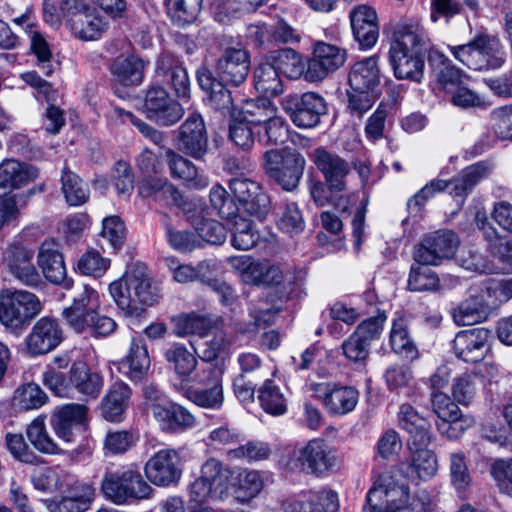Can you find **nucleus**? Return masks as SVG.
Here are the masks:
<instances>
[{
    "mask_svg": "<svg viewBox=\"0 0 512 512\" xmlns=\"http://www.w3.org/2000/svg\"><path fill=\"white\" fill-rule=\"evenodd\" d=\"M427 30L417 18H402L392 29L389 62L399 80L420 83L424 76L425 58L433 53Z\"/></svg>",
    "mask_w": 512,
    "mask_h": 512,
    "instance_id": "nucleus-1",
    "label": "nucleus"
},
{
    "mask_svg": "<svg viewBox=\"0 0 512 512\" xmlns=\"http://www.w3.org/2000/svg\"><path fill=\"white\" fill-rule=\"evenodd\" d=\"M39 297L23 289H6L0 292V324L5 330L20 335L41 313Z\"/></svg>",
    "mask_w": 512,
    "mask_h": 512,
    "instance_id": "nucleus-2",
    "label": "nucleus"
},
{
    "mask_svg": "<svg viewBox=\"0 0 512 512\" xmlns=\"http://www.w3.org/2000/svg\"><path fill=\"white\" fill-rule=\"evenodd\" d=\"M449 50L456 60L475 71L498 69L506 60V52L500 40L482 32L466 44L449 46Z\"/></svg>",
    "mask_w": 512,
    "mask_h": 512,
    "instance_id": "nucleus-3",
    "label": "nucleus"
},
{
    "mask_svg": "<svg viewBox=\"0 0 512 512\" xmlns=\"http://www.w3.org/2000/svg\"><path fill=\"white\" fill-rule=\"evenodd\" d=\"M101 492L107 500L119 505L147 499L153 489L139 471L122 468L105 472L101 481Z\"/></svg>",
    "mask_w": 512,
    "mask_h": 512,
    "instance_id": "nucleus-4",
    "label": "nucleus"
},
{
    "mask_svg": "<svg viewBox=\"0 0 512 512\" xmlns=\"http://www.w3.org/2000/svg\"><path fill=\"white\" fill-rule=\"evenodd\" d=\"M386 320V312L378 309L376 315L359 323L341 344L344 357L357 367L366 368L372 343L381 337Z\"/></svg>",
    "mask_w": 512,
    "mask_h": 512,
    "instance_id": "nucleus-5",
    "label": "nucleus"
},
{
    "mask_svg": "<svg viewBox=\"0 0 512 512\" xmlns=\"http://www.w3.org/2000/svg\"><path fill=\"white\" fill-rule=\"evenodd\" d=\"M295 471L315 477H323L338 468L336 450L325 440L315 438L294 450L288 462Z\"/></svg>",
    "mask_w": 512,
    "mask_h": 512,
    "instance_id": "nucleus-6",
    "label": "nucleus"
},
{
    "mask_svg": "<svg viewBox=\"0 0 512 512\" xmlns=\"http://www.w3.org/2000/svg\"><path fill=\"white\" fill-rule=\"evenodd\" d=\"M263 169L283 190H295L304 174L306 160L296 151L281 153L278 149L267 150L263 156Z\"/></svg>",
    "mask_w": 512,
    "mask_h": 512,
    "instance_id": "nucleus-7",
    "label": "nucleus"
},
{
    "mask_svg": "<svg viewBox=\"0 0 512 512\" xmlns=\"http://www.w3.org/2000/svg\"><path fill=\"white\" fill-rule=\"evenodd\" d=\"M141 111L148 120L162 127L173 126L184 115L180 102L159 83L150 84L144 91Z\"/></svg>",
    "mask_w": 512,
    "mask_h": 512,
    "instance_id": "nucleus-8",
    "label": "nucleus"
},
{
    "mask_svg": "<svg viewBox=\"0 0 512 512\" xmlns=\"http://www.w3.org/2000/svg\"><path fill=\"white\" fill-rule=\"evenodd\" d=\"M407 500L409 487L381 474L369 489L362 512H402Z\"/></svg>",
    "mask_w": 512,
    "mask_h": 512,
    "instance_id": "nucleus-9",
    "label": "nucleus"
},
{
    "mask_svg": "<svg viewBox=\"0 0 512 512\" xmlns=\"http://www.w3.org/2000/svg\"><path fill=\"white\" fill-rule=\"evenodd\" d=\"M280 105L292 123L304 129L316 127L328 110L325 99L315 92L288 94L281 99Z\"/></svg>",
    "mask_w": 512,
    "mask_h": 512,
    "instance_id": "nucleus-10",
    "label": "nucleus"
},
{
    "mask_svg": "<svg viewBox=\"0 0 512 512\" xmlns=\"http://www.w3.org/2000/svg\"><path fill=\"white\" fill-rule=\"evenodd\" d=\"M223 370L213 364H205L195 375V381L201 387H189L183 395L195 405L207 409H220L224 402Z\"/></svg>",
    "mask_w": 512,
    "mask_h": 512,
    "instance_id": "nucleus-11",
    "label": "nucleus"
},
{
    "mask_svg": "<svg viewBox=\"0 0 512 512\" xmlns=\"http://www.w3.org/2000/svg\"><path fill=\"white\" fill-rule=\"evenodd\" d=\"M60 9L68 17L67 25L78 39L92 41L101 37L107 23L80 0H63Z\"/></svg>",
    "mask_w": 512,
    "mask_h": 512,
    "instance_id": "nucleus-12",
    "label": "nucleus"
},
{
    "mask_svg": "<svg viewBox=\"0 0 512 512\" xmlns=\"http://www.w3.org/2000/svg\"><path fill=\"white\" fill-rule=\"evenodd\" d=\"M176 147L183 155L203 161L209 150L208 132L202 115L190 113L178 127Z\"/></svg>",
    "mask_w": 512,
    "mask_h": 512,
    "instance_id": "nucleus-13",
    "label": "nucleus"
},
{
    "mask_svg": "<svg viewBox=\"0 0 512 512\" xmlns=\"http://www.w3.org/2000/svg\"><path fill=\"white\" fill-rule=\"evenodd\" d=\"M459 246L457 235L450 230L425 236L414 248V261L423 265H439L455 255Z\"/></svg>",
    "mask_w": 512,
    "mask_h": 512,
    "instance_id": "nucleus-14",
    "label": "nucleus"
},
{
    "mask_svg": "<svg viewBox=\"0 0 512 512\" xmlns=\"http://www.w3.org/2000/svg\"><path fill=\"white\" fill-rule=\"evenodd\" d=\"M183 460L180 452L164 448L152 455L145 464L147 479L156 486L176 485L182 476Z\"/></svg>",
    "mask_w": 512,
    "mask_h": 512,
    "instance_id": "nucleus-15",
    "label": "nucleus"
},
{
    "mask_svg": "<svg viewBox=\"0 0 512 512\" xmlns=\"http://www.w3.org/2000/svg\"><path fill=\"white\" fill-rule=\"evenodd\" d=\"M155 77L170 87L176 98H191V81L183 61L174 53L163 51L155 62Z\"/></svg>",
    "mask_w": 512,
    "mask_h": 512,
    "instance_id": "nucleus-16",
    "label": "nucleus"
},
{
    "mask_svg": "<svg viewBox=\"0 0 512 512\" xmlns=\"http://www.w3.org/2000/svg\"><path fill=\"white\" fill-rule=\"evenodd\" d=\"M229 188L249 215L258 219L266 217L270 207V198L259 182L240 175L230 179Z\"/></svg>",
    "mask_w": 512,
    "mask_h": 512,
    "instance_id": "nucleus-17",
    "label": "nucleus"
},
{
    "mask_svg": "<svg viewBox=\"0 0 512 512\" xmlns=\"http://www.w3.org/2000/svg\"><path fill=\"white\" fill-rule=\"evenodd\" d=\"M308 158L332 189H346L347 177L351 173V165L346 159L325 146H318L309 151Z\"/></svg>",
    "mask_w": 512,
    "mask_h": 512,
    "instance_id": "nucleus-18",
    "label": "nucleus"
},
{
    "mask_svg": "<svg viewBox=\"0 0 512 512\" xmlns=\"http://www.w3.org/2000/svg\"><path fill=\"white\" fill-rule=\"evenodd\" d=\"M346 51L337 45L318 41L314 44L312 57L307 60L305 80L319 82L344 65Z\"/></svg>",
    "mask_w": 512,
    "mask_h": 512,
    "instance_id": "nucleus-19",
    "label": "nucleus"
},
{
    "mask_svg": "<svg viewBox=\"0 0 512 512\" xmlns=\"http://www.w3.org/2000/svg\"><path fill=\"white\" fill-rule=\"evenodd\" d=\"M63 338L59 321L54 317L44 316L34 323L24 339V346L28 355L41 356L56 349Z\"/></svg>",
    "mask_w": 512,
    "mask_h": 512,
    "instance_id": "nucleus-20",
    "label": "nucleus"
},
{
    "mask_svg": "<svg viewBox=\"0 0 512 512\" xmlns=\"http://www.w3.org/2000/svg\"><path fill=\"white\" fill-rule=\"evenodd\" d=\"M250 53L244 48H226L215 64L216 78L227 85L239 87L250 72Z\"/></svg>",
    "mask_w": 512,
    "mask_h": 512,
    "instance_id": "nucleus-21",
    "label": "nucleus"
},
{
    "mask_svg": "<svg viewBox=\"0 0 512 512\" xmlns=\"http://www.w3.org/2000/svg\"><path fill=\"white\" fill-rule=\"evenodd\" d=\"M37 263L49 282L62 285L65 289L72 288L73 280L67 278L61 245L54 239H46L42 242L37 255Z\"/></svg>",
    "mask_w": 512,
    "mask_h": 512,
    "instance_id": "nucleus-22",
    "label": "nucleus"
},
{
    "mask_svg": "<svg viewBox=\"0 0 512 512\" xmlns=\"http://www.w3.org/2000/svg\"><path fill=\"white\" fill-rule=\"evenodd\" d=\"M98 306V293L88 285H83L81 292L74 297L72 305L63 310L62 316L75 332L85 333L90 327L89 324L93 322L94 311Z\"/></svg>",
    "mask_w": 512,
    "mask_h": 512,
    "instance_id": "nucleus-23",
    "label": "nucleus"
},
{
    "mask_svg": "<svg viewBox=\"0 0 512 512\" xmlns=\"http://www.w3.org/2000/svg\"><path fill=\"white\" fill-rule=\"evenodd\" d=\"M491 331L479 327L459 331L452 341L455 356L464 362L476 363L484 359Z\"/></svg>",
    "mask_w": 512,
    "mask_h": 512,
    "instance_id": "nucleus-24",
    "label": "nucleus"
},
{
    "mask_svg": "<svg viewBox=\"0 0 512 512\" xmlns=\"http://www.w3.org/2000/svg\"><path fill=\"white\" fill-rule=\"evenodd\" d=\"M491 287H471L469 296L453 312V319L459 326H469L484 321L490 310Z\"/></svg>",
    "mask_w": 512,
    "mask_h": 512,
    "instance_id": "nucleus-25",
    "label": "nucleus"
},
{
    "mask_svg": "<svg viewBox=\"0 0 512 512\" xmlns=\"http://www.w3.org/2000/svg\"><path fill=\"white\" fill-rule=\"evenodd\" d=\"M87 407L82 404L70 403L56 407L50 416V426L55 435L66 443L75 438V430L86 420Z\"/></svg>",
    "mask_w": 512,
    "mask_h": 512,
    "instance_id": "nucleus-26",
    "label": "nucleus"
},
{
    "mask_svg": "<svg viewBox=\"0 0 512 512\" xmlns=\"http://www.w3.org/2000/svg\"><path fill=\"white\" fill-rule=\"evenodd\" d=\"M34 252L22 245H10L6 251L9 272L23 285L37 288L43 281L32 260Z\"/></svg>",
    "mask_w": 512,
    "mask_h": 512,
    "instance_id": "nucleus-27",
    "label": "nucleus"
},
{
    "mask_svg": "<svg viewBox=\"0 0 512 512\" xmlns=\"http://www.w3.org/2000/svg\"><path fill=\"white\" fill-rule=\"evenodd\" d=\"M151 410L160 429L166 433H182L196 424L194 415L182 405L174 402L165 405L153 404Z\"/></svg>",
    "mask_w": 512,
    "mask_h": 512,
    "instance_id": "nucleus-28",
    "label": "nucleus"
},
{
    "mask_svg": "<svg viewBox=\"0 0 512 512\" xmlns=\"http://www.w3.org/2000/svg\"><path fill=\"white\" fill-rule=\"evenodd\" d=\"M352 32L362 49L372 48L379 38L376 11L368 5H357L349 13Z\"/></svg>",
    "mask_w": 512,
    "mask_h": 512,
    "instance_id": "nucleus-29",
    "label": "nucleus"
},
{
    "mask_svg": "<svg viewBox=\"0 0 512 512\" xmlns=\"http://www.w3.org/2000/svg\"><path fill=\"white\" fill-rule=\"evenodd\" d=\"M196 78L200 88L208 94L210 106L223 115L230 114L234 108V101L227 84L218 80L213 71L202 65L196 71Z\"/></svg>",
    "mask_w": 512,
    "mask_h": 512,
    "instance_id": "nucleus-30",
    "label": "nucleus"
},
{
    "mask_svg": "<svg viewBox=\"0 0 512 512\" xmlns=\"http://www.w3.org/2000/svg\"><path fill=\"white\" fill-rule=\"evenodd\" d=\"M331 204L342 213L350 215L354 212L352 219V233L355 239L354 244L357 249L360 248L364 240L365 217L367 212L368 197L363 193L341 194L338 197L334 195Z\"/></svg>",
    "mask_w": 512,
    "mask_h": 512,
    "instance_id": "nucleus-31",
    "label": "nucleus"
},
{
    "mask_svg": "<svg viewBox=\"0 0 512 512\" xmlns=\"http://www.w3.org/2000/svg\"><path fill=\"white\" fill-rule=\"evenodd\" d=\"M165 160L172 178L184 181L190 189L201 190L208 187V176L203 171H199L188 158L168 148L165 151Z\"/></svg>",
    "mask_w": 512,
    "mask_h": 512,
    "instance_id": "nucleus-32",
    "label": "nucleus"
},
{
    "mask_svg": "<svg viewBox=\"0 0 512 512\" xmlns=\"http://www.w3.org/2000/svg\"><path fill=\"white\" fill-rule=\"evenodd\" d=\"M131 397L132 389L127 383L114 382L101 400L99 407L101 416L112 423L122 422L129 408Z\"/></svg>",
    "mask_w": 512,
    "mask_h": 512,
    "instance_id": "nucleus-33",
    "label": "nucleus"
},
{
    "mask_svg": "<svg viewBox=\"0 0 512 512\" xmlns=\"http://www.w3.org/2000/svg\"><path fill=\"white\" fill-rule=\"evenodd\" d=\"M492 171L491 165L486 161H479L464 168L457 176L447 180L452 185L451 196L459 204L463 205L466 198L474 188Z\"/></svg>",
    "mask_w": 512,
    "mask_h": 512,
    "instance_id": "nucleus-34",
    "label": "nucleus"
},
{
    "mask_svg": "<svg viewBox=\"0 0 512 512\" xmlns=\"http://www.w3.org/2000/svg\"><path fill=\"white\" fill-rule=\"evenodd\" d=\"M151 360L143 339L133 338L128 354L120 361L119 371L134 383L141 382L150 369Z\"/></svg>",
    "mask_w": 512,
    "mask_h": 512,
    "instance_id": "nucleus-35",
    "label": "nucleus"
},
{
    "mask_svg": "<svg viewBox=\"0 0 512 512\" xmlns=\"http://www.w3.org/2000/svg\"><path fill=\"white\" fill-rule=\"evenodd\" d=\"M95 488L88 483H76L69 489V495L47 501L49 512H85L94 501Z\"/></svg>",
    "mask_w": 512,
    "mask_h": 512,
    "instance_id": "nucleus-36",
    "label": "nucleus"
},
{
    "mask_svg": "<svg viewBox=\"0 0 512 512\" xmlns=\"http://www.w3.org/2000/svg\"><path fill=\"white\" fill-rule=\"evenodd\" d=\"M398 423L409 434L408 442H412L413 445L432 442L433 435L430 422L420 415L411 404L403 403L400 405Z\"/></svg>",
    "mask_w": 512,
    "mask_h": 512,
    "instance_id": "nucleus-37",
    "label": "nucleus"
},
{
    "mask_svg": "<svg viewBox=\"0 0 512 512\" xmlns=\"http://www.w3.org/2000/svg\"><path fill=\"white\" fill-rule=\"evenodd\" d=\"M147 64L148 62L136 54L119 56L113 60L110 72L114 80L122 86L136 87L144 80Z\"/></svg>",
    "mask_w": 512,
    "mask_h": 512,
    "instance_id": "nucleus-38",
    "label": "nucleus"
},
{
    "mask_svg": "<svg viewBox=\"0 0 512 512\" xmlns=\"http://www.w3.org/2000/svg\"><path fill=\"white\" fill-rule=\"evenodd\" d=\"M39 170L27 163L7 158L0 163V190H15L35 180Z\"/></svg>",
    "mask_w": 512,
    "mask_h": 512,
    "instance_id": "nucleus-39",
    "label": "nucleus"
},
{
    "mask_svg": "<svg viewBox=\"0 0 512 512\" xmlns=\"http://www.w3.org/2000/svg\"><path fill=\"white\" fill-rule=\"evenodd\" d=\"M128 287L133 292L135 304L154 305L160 295L157 287L152 285L144 263H134L128 267Z\"/></svg>",
    "mask_w": 512,
    "mask_h": 512,
    "instance_id": "nucleus-40",
    "label": "nucleus"
},
{
    "mask_svg": "<svg viewBox=\"0 0 512 512\" xmlns=\"http://www.w3.org/2000/svg\"><path fill=\"white\" fill-rule=\"evenodd\" d=\"M71 390L75 389L79 394L89 399H96L104 385L103 377L93 371L86 362L75 361L70 370Z\"/></svg>",
    "mask_w": 512,
    "mask_h": 512,
    "instance_id": "nucleus-41",
    "label": "nucleus"
},
{
    "mask_svg": "<svg viewBox=\"0 0 512 512\" xmlns=\"http://www.w3.org/2000/svg\"><path fill=\"white\" fill-rule=\"evenodd\" d=\"M338 508L337 493L332 490H321L287 502L284 512H337Z\"/></svg>",
    "mask_w": 512,
    "mask_h": 512,
    "instance_id": "nucleus-42",
    "label": "nucleus"
},
{
    "mask_svg": "<svg viewBox=\"0 0 512 512\" xmlns=\"http://www.w3.org/2000/svg\"><path fill=\"white\" fill-rule=\"evenodd\" d=\"M351 89L376 91L380 84L378 57L371 56L354 63L348 77Z\"/></svg>",
    "mask_w": 512,
    "mask_h": 512,
    "instance_id": "nucleus-43",
    "label": "nucleus"
},
{
    "mask_svg": "<svg viewBox=\"0 0 512 512\" xmlns=\"http://www.w3.org/2000/svg\"><path fill=\"white\" fill-rule=\"evenodd\" d=\"M270 60L280 74L289 79H299L305 77L307 69V60L299 51L290 48H280L270 52L268 55Z\"/></svg>",
    "mask_w": 512,
    "mask_h": 512,
    "instance_id": "nucleus-44",
    "label": "nucleus"
},
{
    "mask_svg": "<svg viewBox=\"0 0 512 512\" xmlns=\"http://www.w3.org/2000/svg\"><path fill=\"white\" fill-rule=\"evenodd\" d=\"M391 349L408 361L419 358L418 348L410 336L408 323L403 317L394 319L389 335Z\"/></svg>",
    "mask_w": 512,
    "mask_h": 512,
    "instance_id": "nucleus-45",
    "label": "nucleus"
},
{
    "mask_svg": "<svg viewBox=\"0 0 512 512\" xmlns=\"http://www.w3.org/2000/svg\"><path fill=\"white\" fill-rule=\"evenodd\" d=\"M200 474L203 479L211 486L214 492V499H222L229 490L232 471L222 462L215 458H210L201 467Z\"/></svg>",
    "mask_w": 512,
    "mask_h": 512,
    "instance_id": "nucleus-46",
    "label": "nucleus"
},
{
    "mask_svg": "<svg viewBox=\"0 0 512 512\" xmlns=\"http://www.w3.org/2000/svg\"><path fill=\"white\" fill-rule=\"evenodd\" d=\"M431 443H424L413 445L412 442H407L408 449L411 454V461L409 464L411 476L415 474L419 479H427L432 477L438 468L437 458L435 453L428 448Z\"/></svg>",
    "mask_w": 512,
    "mask_h": 512,
    "instance_id": "nucleus-47",
    "label": "nucleus"
},
{
    "mask_svg": "<svg viewBox=\"0 0 512 512\" xmlns=\"http://www.w3.org/2000/svg\"><path fill=\"white\" fill-rule=\"evenodd\" d=\"M109 292L118 308L123 312L124 316L134 317L137 319L144 318L146 316V309L135 304L133 292L131 288L128 287V269L126 270L123 278L110 284Z\"/></svg>",
    "mask_w": 512,
    "mask_h": 512,
    "instance_id": "nucleus-48",
    "label": "nucleus"
},
{
    "mask_svg": "<svg viewBox=\"0 0 512 512\" xmlns=\"http://www.w3.org/2000/svg\"><path fill=\"white\" fill-rule=\"evenodd\" d=\"M253 80L255 89L266 97H276L283 93L280 73L268 59L255 67Z\"/></svg>",
    "mask_w": 512,
    "mask_h": 512,
    "instance_id": "nucleus-49",
    "label": "nucleus"
},
{
    "mask_svg": "<svg viewBox=\"0 0 512 512\" xmlns=\"http://www.w3.org/2000/svg\"><path fill=\"white\" fill-rule=\"evenodd\" d=\"M359 399V392L351 386H340L334 383L324 409L329 415L343 416L352 412Z\"/></svg>",
    "mask_w": 512,
    "mask_h": 512,
    "instance_id": "nucleus-50",
    "label": "nucleus"
},
{
    "mask_svg": "<svg viewBox=\"0 0 512 512\" xmlns=\"http://www.w3.org/2000/svg\"><path fill=\"white\" fill-rule=\"evenodd\" d=\"M429 62L438 63L437 81L446 92H452L463 84L464 72L457 68L450 59L438 51L429 56Z\"/></svg>",
    "mask_w": 512,
    "mask_h": 512,
    "instance_id": "nucleus-51",
    "label": "nucleus"
},
{
    "mask_svg": "<svg viewBox=\"0 0 512 512\" xmlns=\"http://www.w3.org/2000/svg\"><path fill=\"white\" fill-rule=\"evenodd\" d=\"M46 415H39L26 428V435L33 447L49 455L60 454L61 448L49 435L46 429Z\"/></svg>",
    "mask_w": 512,
    "mask_h": 512,
    "instance_id": "nucleus-52",
    "label": "nucleus"
},
{
    "mask_svg": "<svg viewBox=\"0 0 512 512\" xmlns=\"http://www.w3.org/2000/svg\"><path fill=\"white\" fill-rule=\"evenodd\" d=\"M276 225L280 231L293 237L305 229L301 210L295 202H283L276 208Z\"/></svg>",
    "mask_w": 512,
    "mask_h": 512,
    "instance_id": "nucleus-53",
    "label": "nucleus"
},
{
    "mask_svg": "<svg viewBox=\"0 0 512 512\" xmlns=\"http://www.w3.org/2000/svg\"><path fill=\"white\" fill-rule=\"evenodd\" d=\"M61 184L65 200L70 206H80L89 200L88 185L67 167L62 169Z\"/></svg>",
    "mask_w": 512,
    "mask_h": 512,
    "instance_id": "nucleus-54",
    "label": "nucleus"
},
{
    "mask_svg": "<svg viewBox=\"0 0 512 512\" xmlns=\"http://www.w3.org/2000/svg\"><path fill=\"white\" fill-rule=\"evenodd\" d=\"M305 273L295 267H286V275L274 295H269L270 302H287L293 298H299L303 294Z\"/></svg>",
    "mask_w": 512,
    "mask_h": 512,
    "instance_id": "nucleus-55",
    "label": "nucleus"
},
{
    "mask_svg": "<svg viewBox=\"0 0 512 512\" xmlns=\"http://www.w3.org/2000/svg\"><path fill=\"white\" fill-rule=\"evenodd\" d=\"M258 401L268 414L279 416L287 411V399L273 380L267 379L258 389Z\"/></svg>",
    "mask_w": 512,
    "mask_h": 512,
    "instance_id": "nucleus-56",
    "label": "nucleus"
},
{
    "mask_svg": "<svg viewBox=\"0 0 512 512\" xmlns=\"http://www.w3.org/2000/svg\"><path fill=\"white\" fill-rule=\"evenodd\" d=\"M30 41V51L36 57L35 66L43 75L51 76L60 68V63L53 58L49 44L38 31H31Z\"/></svg>",
    "mask_w": 512,
    "mask_h": 512,
    "instance_id": "nucleus-57",
    "label": "nucleus"
},
{
    "mask_svg": "<svg viewBox=\"0 0 512 512\" xmlns=\"http://www.w3.org/2000/svg\"><path fill=\"white\" fill-rule=\"evenodd\" d=\"M277 113V108L267 98L247 101L241 111V119L252 127H261Z\"/></svg>",
    "mask_w": 512,
    "mask_h": 512,
    "instance_id": "nucleus-58",
    "label": "nucleus"
},
{
    "mask_svg": "<svg viewBox=\"0 0 512 512\" xmlns=\"http://www.w3.org/2000/svg\"><path fill=\"white\" fill-rule=\"evenodd\" d=\"M165 360L173 366L176 374L187 379L197 366V359L185 346L174 343L164 352Z\"/></svg>",
    "mask_w": 512,
    "mask_h": 512,
    "instance_id": "nucleus-59",
    "label": "nucleus"
},
{
    "mask_svg": "<svg viewBox=\"0 0 512 512\" xmlns=\"http://www.w3.org/2000/svg\"><path fill=\"white\" fill-rule=\"evenodd\" d=\"M415 262L411 265L407 287L413 292H433L440 288V279L435 271Z\"/></svg>",
    "mask_w": 512,
    "mask_h": 512,
    "instance_id": "nucleus-60",
    "label": "nucleus"
},
{
    "mask_svg": "<svg viewBox=\"0 0 512 512\" xmlns=\"http://www.w3.org/2000/svg\"><path fill=\"white\" fill-rule=\"evenodd\" d=\"M166 11L178 26L190 24L198 17L202 0H164Z\"/></svg>",
    "mask_w": 512,
    "mask_h": 512,
    "instance_id": "nucleus-61",
    "label": "nucleus"
},
{
    "mask_svg": "<svg viewBox=\"0 0 512 512\" xmlns=\"http://www.w3.org/2000/svg\"><path fill=\"white\" fill-rule=\"evenodd\" d=\"M272 454L269 443L260 440L247 441L245 444L227 451L230 460L251 462L267 460Z\"/></svg>",
    "mask_w": 512,
    "mask_h": 512,
    "instance_id": "nucleus-62",
    "label": "nucleus"
},
{
    "mask_svg": "<svg viewBox=\"0 0 512 512\" xmlns=\"http://www.w3.org/2000/svg\"><path fill=\"white\" fill-rule=\"evenodd\" d=\"M258 130V140L265 146L283 145L288 140V124L286 120L274 115L269 121Z\"/></svg>",
    "mask_w": 512,
    "mask_h": 512,
    "instance_id": "nucleus-63",
    "label": "nucleus"
},
{
    "mask_svg": "<svg viewBox=\"0 0 512 512\" xmlns=\"http://www.w3.org/2000/svg\"><path fill=\"white\" fill-rule=\"evenodd\" d=\"M481 377L476 373H464L454 379L452 384V396L455 402L468 405L474 399Z\"/></svg>",
    "mask_w": 512,
    "mask_h": 512,
    "instance_id": "nucleus-64",
    "label": "nucleus"
}]
</instances>
